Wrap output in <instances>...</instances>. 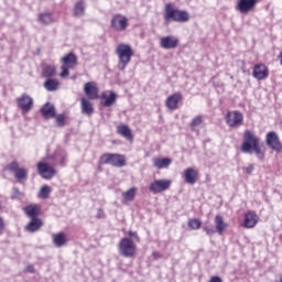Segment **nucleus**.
Wrapping results in <instances>:
<instances>
[{"label": "nucleus", "mask_w": 282, "mask_h": 282, "mask_svg": "<svg viewBox=\"0 0 282 282\" xmlns=\"http://www.w3.org/2000/svg\"><path fill=\"white\" fill-rule=\"evenodd\" d=\"M171 188L170 180H155L149 186L150 193L153 195H158L159 193H164V191H169Z\"/></svg>", "instance_id": "8"}, {"label": "nucleus", "mask_w": 282, "mask_h": 282, "mask_svg": "<svg viewBox=\"0 0 282 282\" xmlns=\"http://www.w3.org/2000/svg\"><path fill=\"white\" fill-rule=\"evenodd\" d=\"M84 90L86 96H88L90 100H96L98 98V88H96V86H93L91 83H86L84 86Z\"/></svg>", "instance_id": "24"}, {"label": "nucleus", "mask_w": 282, "mask_h": 282, "mask_svg": "<svg viewBox=\"0 0 282 282\" xmlns=\"http://www.w3.org/2000/svg\"><path fill=\"white\" fill-rule=\"evenodd\" d=\"M107 216L105 215V210L102 208H98L97 209V215L96 218L97 219H105Z\"/></svg>", "instance_id": "45"}, {"label": "nucleus", "mask_w": 282, "mask_h": 282, "mask_svg": "<svg viewBox=\"0 0 282 282\" xmlns=\"http://www.w3.org/2000/svg\"><path fill=\"white\" fill-rule=\"evenodd\" d=\"M57 127H65V115H57L55 117Z\"/></svg>", "instance_id": "40"}, {"label": "nucleus", "mask_w": 282, "mask_h": 282, "mask_svg": "<svg viewBox=\"0 0 282 282\" xmlns=\"http://www.w3.org/2000/svg\"><path fill=\"white\" fill-rule=\"evenodd\" d=\"M25 215L30 217V219H39V207L29 205L25 208Z\"/></svg>", "instance_id": "29"}, {"label": "nucleus", "mask_w": 282, "mask_h": 282, "mask_svg": "<svg viewBox=\"0 0 282 282\" xmlns=\"http://www.w3.org/2000/svg\"><path fill=\"white\" fill-rule=\"evenodd\" d=\"M268 67L263 64H258L253 68V78H257V80H265L268 78Z\"/></svg>", "instance_id": "15"}, {"label": "nucleus", "mask_w": 282, "mask_h": 282, "mask_svg": "<svg viewBox=\"0 0 282 282\" xmlns=\"http://www.w3.org/2000/svg\"><path fill=\"white\" fill-rule=\"evenodd\" d=\"M26 272H30V274H34L35 270H34V265L30 264L26 267Z\"/></svg>", "instance_id": "47"}, {"label": "nucleus", "mask_w": 282, "mask_h": 282, "mask_svg": "<svg viewBox=\"0 0 282 282\" xmlns=\"http://www.w3.org/2000/svg\"><path fill=\"white\" fill-rule=\"evenodd\" d=\"M135 187H132L122 194V202H133L135 198Z\"/></svg>", "instance_id": "33"}, {"label": "nucleus", "mask_w": 282, "mask_h": 282, "mask_svg": "<svg viewBox=\"0 0 282 282\" xmlns=\"http://www.w3.org/2000/svg\"><path fill=\"white\" fill-rule=\"evenodd\" d=\"M69 69L72 68L65 65H62V73L59 74L61 78H65V76H69Z\"/></svg>", "instance_id": "42"}, {"label": "nucleus", "mask_w": 282, "mask_h": 282, "mask_svg": "<svg viewBox=\"0 0 282 282\" xmlns=\"http://www.w3.org/2000/svg\"><path fill=\"white\" fill-rule=\"evenodd\" d=\"M58 82H56L53 78H48L45 83H44V89H46V91H56L58 90Z\"/></svg>", "instance_id": "30"}, {"label": "nucleus", "mask_w": 282, "mask_h": 282, "mask_svg": "<svg viewBox=\"0 0 282 282\" xmlns=\"http://www.w3.org/2000/svg\"><path fill=\"white\" fill-rule=\"evenodd\" d=\"M43 226V220L40 218H31V221L25 226V230L28 232H36V230H41Z\"/></svg>", "instance_id": "23"}, {"label": "nucleus", "mask_w": 282, "mask_h": 282, "mask_svg": "<svg viewBox=\"0 0 282 282\" xmlns=\"http://www.w3.org/2000/svg\"><path fill=\"white\" fill-rule=\"evenodd\" d=\"M281 65H282V56H281Z\"/></svg>", "instance_id": "50"}, {"label": "nucleus", "mask_w": 282, "mask_h": 282, "mask_svg": "<svg viewBox=\"0 0 282 282\" xmlns=\"http://www.w3.org/2000/svg\"><path fill=\"white\" fill-rule=\"evenodd\" d=\"M21 167H19V162L13 161L10 165H9V171H14V173H17V171H19Z\"/></svg>", "instance_id": "44"}, {"label": "nucleus", "mask_w": 282, "mask_h": 282, "mask_svg": "<svg viewBox=\"0 0 282 282\" xmlns=\"http://www.w3.org/2000/svg\"><path fill=\"white\" fill-rule=\"evenodd\" d=\"M39 23H41L42 25H50V23H54V18L52 17V13H40Z\"/></svg>", "instance_id": "28"}, {"label": "nucleus", "mask_w": 282, "mask_h": 282, "mask_svg": "<svg viewBox=\"0 0 282 282\" xmlns=\"http://www.w3.org/2000/svg\"><path fill=\"white\" fill-rule=\"evenodd\" d=\"M119 254L126 259L135 257V243L131 238H122L119 242Z\"/></svg>", "instance_id": "4"}, {"label": "nucleus", "mask_w": 282, "mask_h": 282, "mask_svg": "<svg viewBox=\"0 0 282 282\" xmlns=\"http://www.w3.org/2000/svg\"><path fill=\"white\" fill-rule=\"evenodd\" d=\"M183 96L181 93H176L174 95H171L167 97L165 105L167 109H171V111H175L177 109V105H180V100H182Z\"/></svg>", "instance_id": "17"}, {"label": "nucleus", "mask_w": 282, "mask_h": 282, "mask_svg": "<svg viewBox=\"0 0 282 282\" xmlns=\"http://www.w3.org/2000/svg\"><path fill=\"white\" fill-rule=\"evenodd\" d=\"M257 7V0H238L236 10L240 12V14H248V12H252Z\"/></svg>", "instance_id": "10"}, {"label": "nucleus", "mask_w": 282, "mask_h": 282, "mask_svg": "<svg viewBox=\"0 0 282 282\" xmlns=\"http://www.w3.org/2000/svg\"><path fill=\"white\" fill-rule=\"evenodd\" d=\"M204 124V116H196L194 119H192L189 127L192 131H197L198 127H202Z\"/></svg>", "instance_id": "31"}, {"label": "nucleus", "mask_w": 282, "mask_h": 282, "mask_svg": "<svg viewBox=\"0 0 282 282\" xmlns=\"http://www.w3.org/2000/svg\"><path fill=\"white\" fill-rule=\"evenodd\" d=\"M52 239L55 248H63L64 246H67V236L65 232L53 234Z\"/></svg>", "instance_id": "19"}, {"label": "nucleus", "mask_w": 282, "mask_h": 282, "mask_svg": "<svg viewBox=\"0 0 282 282\" xmlns=\"http://www.w3.org/2000/svg\"><path fill=\"white\" fill-rule=\"evenodd\" d=\"M204 232H206V235L208 237H213V235H215V232H217V229H215V226H213L212 224H206L203 227Z\"/></svg>", "instance_id": "39"}, {"label": "nucleus", "mask_w": 282, "mask_h": 282, "mask_svg": "<svg viewBox=\"0 0 282 282\" xmlns=\"http://www.w3.org/2000/svg\"><path fill=\"white\" fill-rule=\"evenodd\" d=\"M225 120L228 127H231V129H238V127L243 124V113L238 110L228 111L225 116Z\"/></svg>", "instance_id": "6"}, {"label": "nucleus", "mask_w": 282, "mask_h": 282, "mask_svg": "<svg viewBox=\"0 0 282 282\" xmlns=\"http://www.w3.org/2000/svg\"><path fill=\"white\" fill-rule=\"evenodd\" d=\"M128 239H131L132 241H140V237H138V232L135 231H129Z\"/></svg>", "instance_id": "43"}, {"label": "nucleus", "mask_w": 282, "mask_h": 282, "mask_svg": "<svg viewBox=\"0 0 282 282\" xmlns=\"http://www.w3.org/2000/svg\"><path fill=\"white\" fill-rule=\"evenodd\" d=\"M75 17H83L85 14V2L78 1L74 8Z\"/></svg>", "instance_id": "34"}, {"label": "nucleus", "mask_w": 282, "mask_h": 282, "mask_svg": "<svg viewBox=\"0 0 282 282\" xmlns=\"http://www.w3.org/2000/svg\"><path fill=\"white\" fill-rule=\"evenodd\" d=\"M37 173L43 177V180H52V177L56 175V170L47 163L40 162L37 163Z\"/></svg>", "instance_id": "9"}, {"label": "nucleus", "mask_w": 282, "mask_h": 282, "mask_svg": "<svg viewBox=\"0 0 282 282\" xmlns=\"http://www.w3.org/2000/svg\"><path fill=\"white\" fill-rule=\"evenodd\" d=\"M77 61L78 59L74 53H68L64 57H62L63 65L65 67H70V69H73V67H76Z\"/></svg>", "instance_id": "25"}, {"label": "nucleus", "mask_w": 282, "mask_h": 282, "mask_svg": "<svg viewBox=\"0 0 282 282\" xmlns=\"http://www.w3.org/2000/svg\"><path fill=\"white\" fill-rule=\"evenodd\" d=\"M171 164H173V160H171L170 158H154L153 159V166L155 169L162 170V169H169V166H171Z\"/></svg>", "instance_id": "21"}, {"label": "nucleus", "mask_w": 282, "mask_h": 282, "mask_svg": "<svg viewBox=\"0 0 282 282\" xmlns=\"http://www.w3.org/2000/svg\"><path fill=\"white\" fill-rule=\"evenodd\" d=\"M43 76L44 78H47V79L54 78V76H56V66H52V65L45 66L43 70Z\"/></svg>", "instance_id": "32"}, {"label": "nucleus", "mask_w": 282, "mask_h": 282, "mask_svg": "<svg viewBox=\"0 0 282 282\" xmlns=\"http://www.w3.org/2000/svg\"><path fill=\"white\" fill-rule=\"evenodd\" d=\"M50 193H52V187L44 185L40 189L39 197H41V199H47V197H50Z\"/></svg>", "instance_id": "35"}, {"label": "nucleus", "mask_w": 282, "mask_h": 282, "mask_svg": "<svg viewBox=\"0 0 282 282\" xmlns=\"http://www.w3.org/2000/svg\"><path fill=\"white\" fill-rule=\"evenodd\" d=\"M61 164H62V166H65V158L62 159Z\"/></svg>", "instance_id": "49"}, {"label": "nucleus", "mask_w": 282, "mask_h": 282, "mask_svg": "<svg viewBox=\"0 0 282 282\" xmlns=\"http://www.w3.org/2000/svg\"><path fill=\"white\" fill-rule=\"evenodd\" d=\"M188 227L192 230H199V228H202V221H199L197 218H192L188 220Z\"/></svg>", "instance_id": "38"}, {"label": "nucleus", "mask_w": 282, "mask_h": 282, "mask_svg": "<svg viewBox=\"0 0 282 282\" xmlns=\"http://www.w3.org/2000/svg\"><path fill=\"white\" fill-rule=\"evenodd\" d=\"M111 26L119 32H124V30H127V28L129 26V20H127V18L122 15H116L111 20Z\"/></svg>", "instance_id": "12"}, {"label": "nucleus", "mask_w": 282, "mask_h": 282, "mask_svg": "<svg viewBox=\"0 0 282 282\" xmlns=\"http://www.w3.org/2000/svg\"><path fill=\"white\" fill-rule=\"evenodd\" d=\"M41 112L44 116V118H56V108L54 107V105L45 104L41 108Z\"/></svg>", "instance_id": "26"}, {"label": "nucleus", "mask_w": 282, "mask_h": 282, "mask_svg": "<svg viewBox=\"0 0 282 282\" xmlns=\"http://www.w3.org/2000/svg\"><path fill=\"white\" fill-rule=\"evenodd\" d=\"M118 100V95L113 91L110 93V95H107V93L101 94V105L102 107H112V105Z\"/></svg>", "instance_id": "18"}, {"label": "nucleus", "mask_w": 282, "mask_h": 282, "mask_svg": "<svg viewBox=\"0 0 282 282\" xmlns=\"http://www.w3.org/2000/svg\"><path fill=\"white\" fill-rule=\"evenodd\" d=\"M23 194L19 191V187H13L12 199H21Z\"/></svg>", "instance_id": "41"}, {"label": "nucleus", "mask_w": 282, "mask_h": 282, "mask_svg": "<svg viewBox=\"0 0 282 282\" xmlns=\"http://www.w3.org/2000/svg\"><path fill=\"white\" fill-rule=\"evenodd\" d=\"M14 177L18 180V182H21V180H28V171L23 167H20L17 170Z\"/></svg>", "instance_id": "36"}, {"label": "nucleus", "mask_w": 282, "mask_h": 282, "mask_svg": "<svg viewBox=\"0 0 282 282\" xmlns=\"http://www.w3.org/2000/svg\"><path fill=\"white\" fill-rule=\"evenodd\" d=\"M252 151H254L258 160L263 162V160L265 159V153L263 151H261V147L259 145V143L257 145L252 147Z\"/></svg>", "instance_id": "37"}, {"label": "nucleus", "mask_w": 282, "mask_h": 282, "mask_svg": "<svg viewBox=\"0 0 282 282\" xmlns=\"http://www.w3.org/2000/svg\"><path fill=\"white\" fill-rule=\"evenodd\" d=\"M259 224V216L257 215L256 212H247L245 214V220H243V228H254Z\"/></svg>", "instance_id": "13"}, {"label": "nucleus", "mask_w": 282, "mask_h": 282, "mask_svg": "<svg viewBox=\"0 0 282 282\" xmlns=\"http://www.w3.org/2000/svg\"><path fill=\"white\" fill-rule=\"evenodd\" d=\"M160 45L163 50H176L180 39L173 35L163 36L160 39Z\"/></svg>", "instance_id": "11"}, {"label": "nucleus", "mask_w": 282, "mask_h": 282, "mask_svg": "<svg viewBox=\"0 0 282 282\" xmlns=\"http://www.w3.org/2000/svg\"><path fill=\"white\" fill-rule=\"evenodd\" d=\"M265 143H267V147H269V149H271L272 151H275V153H281L282 143L276 132L274 131L268 132L265 137Z\"/></svg>", "instance_id": "7"}, {"label": "nucleus", "mask_w": 282, "mask_h": 282, "mask_svg": "<svg viewBox=\"0 0 282 282\" xmlns=\"http://www.w3.org/2000/svg\"><path fill=\"white\" fill-rule=\"evenodd\" d=\"M246 173L248 175H252V171H254V164H249L247 167H245Z\"/></svg>", "instance_id": "46"}, {"label": "nucleus", "mask_w": 282, "mask_h": 282, "mask_svg": "<svg viewBox=\"0 0 282 282\" xmlns=\"http://www.w3.org/2000/svg\"><path fill=\"white\" fill-rule=\"evenodd\" d=\"M100 164H110L117 169L127 166V159L122 154L105 153L99 159Z\"/></svg>", "instance_id": "3"}, {"label": "nucleus", "mask_w": 282, "mask_h": 282, "mask_svg": "<svg viewBox=\"0 0 282 282\" xmlns=\"http://www.w3.org/2000/svg\"><path fill=\"white\" fill-rule=\"evenodd\" d=\"M116 54L119 58V63L117 65L120 72H124L127 66L131 63V58L133 56V48L129 44H119L116 47Z\"/></svg>", "instance_id": "2"}, {"label": "nucleus", "mask_w": 282, "mask_h": 282, "mask_svg": "<svg viewBox=\"0 0 282 282\" xmlns=\"http://www.w3.org/2000/svg\"><path fill=\"white\" fill-rule=\"evenodd\" d=\"M215 224H216V228H215L216 232H218V235H224V231L228 227L224 221V217H221L220 215H217L215 217Z\"/></svg>", "instance_id": "27"}, {"label": "nucleus", "mask_w": 282, "mask_h": 282, "mask_svg": "<svg viewBox=\"0 0 282 282\" xmlns=\"http://www.w3.org/2000/svg\"><path fill=\"white\" fill-rule=\"evenodd\" d=\"M197 175H199V173L195 171V169L187 167L183 173V180L186 184L193 185L197 182Z\"/></svg>", "instance_id": "16"}, {"label": "nucleus", "mask_w": 282, "mask_h": 282, "mask_svg": "<svg viewBox=\"0 0 282 282\" xmlns=\"http://www.w3.org/2000/svg\"><path fill=\"white\" fill-rule=\"evenodd\" d=\"M163 19L165 25H170L172 21L175 23H186L191 20V14H188V11L175 9L173 4L167 3L165 4Z\"/></svg>", "instance_id": "1"}, {"label": "nucleus", "mask_w": 282, "mask_h": 282, "mask_svg": "<svg viewBox=\"0 0 282 282\" xmlns=\"http://www.w3.org/2000/svg\"><path fill=\"white\" fill-rule=\"evenodd\" d=\"M6 228V223L3 221V218L0 217V232Z\"/></svg>", "instance_id": "48"}, {"label": "nucleus", "mask_w": 282, "mask_h": 282, "mask_svg": "<svg viewBox=\"0 0 282 282\" xmlns=\"http://www.w3.org/2000/svg\"><path fill=\"white\" fill-rule=\"evenodd\" d=\"M117 133L121 135V138H124L130 142H133V132H131V128H129V126H124V124L118 126Z\"/></svg>", "instance_id": "20"}, {"label": "nucleus", "mask_w": 282, "mask_h": 282, "mask_svg": "<svg viewBox=\"0 0 282 282\" xmlns=\"http://www.w3.org/2000/svg\"><path fill=\"white\" fill-rule=\"evenodd\" d=\"M82 113L84 116H93L94 115V104L89 101L87 98L80 99Z\"/></svg>", "instance_id": "22"}, {"label": "nucleus", "mask_w": 282, "mask_h": 282, "mask_svg": "<svg viewBox=\"0 0 282 282\" xmlns=\"http://www.w3.org/2000/svg\"><path fill=\"white\" fill-rule=\"evenodd\" d=\"M260 140L253 134L252 131L247 130L243 135V142L241 145L242 153H252V148L259 144Z\"/></svg>", "instance_id": "5"}, {"label": "nucleus", "mask_w": 282, "mask_h": 282, "mask_svg": "<svg viewBox=\"0 0 282 282\" xmlns=\"http://www.w3.org/2000/svg\"><path fill=\"white\" fill-rule=\"evenodd\" d=\"M18 107L22 109V111H30L34 105V100L32 97L23 94L21 97L18 98Z\"/></svg>", "instance_id": "14"}]
</instances>
